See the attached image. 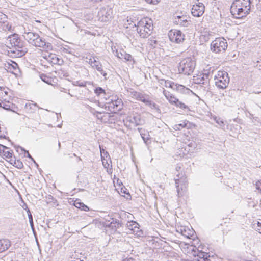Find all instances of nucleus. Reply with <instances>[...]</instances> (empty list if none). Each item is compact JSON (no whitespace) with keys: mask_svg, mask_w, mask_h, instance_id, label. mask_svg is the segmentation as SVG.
I'll return each instance as SVG.
<instances>
[{"mask_svg":"<svg viewBox=\"0 0 261 261\" xmlns=\"http://www.w3.org/2000/svg\"><path fill=\"white\" fill-rule=\"evenodd\" d=\"M250 0H234L230 7V12L234 17L240 19L248 15L251 9Z\"/></svg>","mask_w":261,"mask_h":261,"instance_id":"f257e3e1","label":"nucleus"},{"mask_svg":"<svg viewBox=\"0 0 261 261\" xmlns=\"http://www.w3.org/2000/svg\"><path fill=\"white\" fill-rule=\"evenodd\" d=\"M10 43L12 47H9V53L11 54L12 57H21L28 51L25 43L16 36H13L12 38H10Z\"/></svg>","mask_w":261,"mask_h":261,"instance_id":"f03ea898","label":"nucleus"},{"mask_svg":"<svg viewBox=\"0 0 261 261\" xmlns=\"http://www.w3.org/2000/svg\"><path fill=\"white\" fill-rule=\"evenodd\" d=\"M138 33L142 38H147L153 30L152 22L151 19L144 18L138 21L137 25L134 24Z\"/></svg>","mask_w":261,"mask_h":261,"instance_id":"7ed1b4c3","label":"nucleus"},{"mask_svg":"<svg viewBox=\"0 0 261 261\" xmlns=\"http://www.w3.org/2000/svg\"><path fill=\"white\" fill-rule=\"evenodd\" d=\"M24 38L28 42L33 46L39 47L48 48L49 43H47L45 39L40 37V36L36 33L33 32H25L23 34Z\"/></svg>","mask_w":261,"mask_h":261,"instance_id":"20e7f679","label":"nucleus"},{"mask_svg":"<svg viewBox=\"0 0 261 261\" xmlns=\"http://www.w3.org/2000/svg\"><path fill=\"white\" fill-rule=\"evenodd\" d=\"M195 65V61L192 58L188 57L183 59L178 66L179 72L185 75H190L193 73Z\"/></svg>","mask_w":261,"mask_h":261,"instance_id":"39448f33","label":"nucleus"},{"mask_svg":"<svg viewBox=\"0 0 261 261\" xmlns=\"http://www.w3.org/2000/svg\"><path fill=\"white\" fill-rule=\"evenodd\" d=\"M215 85L220 89L226 88L229 83L228 74L225 71H219L215 76Z\"/></svg>","mask_w":261,"mask_h":261,"instance_id":"423d86ee","label":"nucleus"},{"mask_svg":"<svg viewBox=\"0 0 261 261\" xmlns=\"http://www.w3.org/2000/svg\"><path fill=\"white\" fill-rule=\"evenodd\" d=\"M227 42L223 38H217L211 44V50L216 54L224 51L227 48Z\"/></svg>","mask_w":261,"mask_h":261,"instance_id":"0eeeda50","label":"nucleus"},{"mask_svg":"<svg viewBox=\"0 0 261 261\" xmlns=\"http://www.w3.org/2000/svg\"><path fill=\"white\" fill-rule=\"evenodd\" d=\"M112 9L109 6L101 8L98 12V20L107 22L112 17Z\"/></svg>","mask_w":261,"mask_h":261,"instance_id":"6e6552de","label":"nucleus"},{"mask_svg":"<svg viewBox=\"0 0 261 261\" xmlns=\"http://www.w3.org/2000/svg\"><path fill=\"white\" fill-rule=\"evenodd\" d=\"M170 40L176 43H182L185 40V35L180 30H171L168 33Z\"/></svg>","mask_w":261,"mask_h":261,"instance_id":"1a4fd4ad","label":"nucleus"},{"mask_svg":"<svg viewBox=\"0 0 261 261\" xmlns=\"http://www.w3.org/2000/svg\"><path fill=\"white\" fill-rule=\"evenodd\" d=\"M192 251L193 252V255L196 258L193 260H187L186 261H211L208 253L199 250V248H196L195 250L193 249Z\"/></svg>","mask_w":261,"mask_h":261,"instance_id":"9d476101","label":"nucleus"},{"mask_svg":"<svg viewBox=\"0 0 261 261\" xmlns=\"http://www.w3.org/2000/svg\"><path fill=\"white\" fill-rule=\"evenodd\" d=\"M205 6L202 3H198L193 5L191 10V13L195 17L202 16L204 12Z\"/></svg>","mask_w":261,"mask_h":261,"instance_id":"9b49d317","label":"nucleus"},{"mask_svg":"<svg viewBox=\"0 0 261 261\" xmlns=\"http://www.w3.org/2000/svg\"><path fill=\"white\" fill-rule=\"evenodd\" d=\"M127 227L132 231V233L141 237L143 234L142 231L139 228V225L135 221H131L127 224Z\"/></svg>","mask_w":261,"mask_h":261,"instance_id":"f8f14e48","label":"nucleus"},{"mask_svg":"<svg viewBox=\"0 0 261 261\" xmlns=\"http://www.w3.org/2000/svg\"><path fill=\"white\" fill-rule=\"evenodd\" d=\"M210 72L200 74L196 79H194L195 83L198 84L205 85L209 83Z\"/></svg>","mask_w":261,"mask_h":261,"instance_id":"ddd939ff","label":"nucleus"},{"mask_svg":"<svg viewBox=\"0 0 261 261\" xmlns=\"http://www.w3.org/2000/svg\"><path fill=\"white\" fill-rule=\"evenodd\" d=\"M128 121L130 123L134 124L135 126L142 125L145 123L144 120L142 119L141 116L137 114L130 116Z\"/></svg>","mask_w":261,"mask_h":261,"instance_id":"4468645a","label":"nucleus"},{"mask_svg":"<svg viewBox=\"0 0 261 261\" xmlns=\"http://www.w3.org/2000/svg\"><path fill=\"white\" fill-rule=\"evenodd\" d=\"M176 177L177 178L175 179V181L176 185L177 192L178 195L179 196L180 195H182L181 193L180 192V189L182 190L184 188H186L185 185H181V187L180 188V185L185 181L186 178H185L183 176H180L179 173L176 175Z\"/></svg>","mask_w":261,"mask_h":261,"instance_id":"2eb2a0df","label":"nucleus"},{"mask_svg":"<svg viewBox=\"0 0 261 261\" xmlns=\"http://www.w3.org/2000/svg\"><path fill=\"white\" fill-rule=\"evenodd\" d=\"M47 60L53 64L62 65L63 63L62 59L59 58L56 54H50L47 58Z\"/></svg>","mask_w":261,"mask_h":261,"instance_id":"dca6fc26","label":"nucleus"},{"mask_svg":"<svg viewBox=\"0 0 261 261\" xmlns=\"http://www.w3.org/2000/svg\"><path fill=\"white\" fill-rule=\"evenodd\" d=\"M42 109L39 107L36 103L28 102L25 105L24 110L27 113L33 114L36 112L37 109Z\"/></svg>","mask_w":261,"mask_h":261,"instance_id":"f3484780","label":"nucleus"},{"mask_svg":"<svg viewBox=\"0 0 261 261\" xmlns=\"http://www.w3.org/2000/svg\"><path fill=\"white\" fill-rule=\"evenodd\" d=\"M131 95L133 98L136 99L138 100L141 101L143 103L145 102V101L149 96L148 95L145 94L135 91L131 92Z\"/></svg>","mask_w":261,"mask_h":261,"instance_id":"a211bd4d","label":"nucleus"},{"mask_svg":"<svg viewBox=\"0 0 261 261\" xmlns=\"http://www.w3.org/2000/svg\"><path fill=\"white\" fill-rule=\"evenodd\" d=\"M109 109H114L116 111H120L122 109V100L121 99H117L115 101H113L110 103Z\"/></svg>","mask_w":261,"mask_h":261,"instance_id":"6ab92c4d","label":"nucleus"},{"mask_svg":"<svg viewBox=\"0 0 261 261\" xmlns=\"http://www.w3.org/2000/svg\"><path fill=\"white\" fill-rule=\"evenodd\" d=\"M11 246V242L8 239L0 240V253L8 250Z\"/></svg>","mask_w":261,"mask_h":261,"instance_id":"aec40b11","label":"nucleus"},{"mask_svg":"<svg viewBox=\"0 0 261 261\" xmlns=\"http://www.w3.org/2000/svg\"><path fill=\"white\" fill-rule=\"evenodd\" d=\"M111 219L112 221L107 225V227L116 229L121 226V223L118 220L114 218H111Z\"/></svg>","mask_w":261,"mask_h":261,"instance_id":"412c9836","label":"nucleus"},{"mask_svg":"<svg viewBox=\"0 0 261 261\" xmlns=\"http://www.w3.org/2000/svg\"><path fill=\"white\" fill-rule=\"evenodd\" d=\"M118 57L119 58H124L127 61H133V63L135 62L133 57L132 56L129 54L126 53V52L123 51V52H121L119 54H118Z\"/></svg>","mask_w":261,"mask_h":261,"instance_id":"4be33fe9","label":"nucleus"},{"mask_svg":"<svg viewBox=\"0 0 261 261\" xmlns=\"http://www.w3.org/2000/svg\"><path fill=\"white\" fill-rule=\"evenodd\" d=\"M144 103L149 107L151 109L155 110L158 112H160V109L159 107L152 101L150 100L149 98V96L147 98Z\"/></svg>","mask_w":261,"mask_h":261,"instance_id":"5701e85b","label":"nucleus"},{"mask_svg":"<svg viewBox=\"0 0 261 261\" xmlns=\"http://www.w3.org/2000/svg\"><path fill=\"white\" fill-rule=\"evenodd\" d=\"M73 204L76 207H77L82 211H84L86 212L89 211V207L87 205H85L83 202H80L79 201V200H78V199H76L74 201Z\"/></svg>","mask_w":261,"mask_h":261,"instance_id":"b1692460","label":"nucleus"},{"mask_svg":"<svg viewBox=\"0 0 261 261\" xmlns=\"http://www.w3.org/2000/svg\"><path fill=\"white\" fill-rule=\"evenodd\" d=\"M176 107L179 108L181 109L182 110H184L186 112H188L190 111L189 108L188 106H187L186 104L183 103L182 102L180 101L178 99L176 100V102L174 105Z\"/></svg>","mask_w":261,"mask_h":261,"instance_id":"393cba45","label":"nucleus"},{"mask_svg":"<svg viewBox=\"0 0 261 261\" xmlns=\"http://www.w3.org/2000/svg\"><path fill=\"white\" fill-rule=\"evenodd\" d=\"M174 90H176L181 93H187L189 91H190V90L189 88H186L184 86L178 84H175Z\"/></svg>","mask_w":261,"mask_h":261,"instance_id":"a878e982","label":"nucleus"},{"mask_svg":"<svg viewBox=\"0 0 261 261\" xmlns=\"http://www.w3.org/2000/svg\"><path fill=\"white\" fill-rule=\"evenodd\" d=\"M180 230L181 234L187 238L192 239L194 236L193 230H191L190 229L186 230V228H184L183 229L181 228Z\"/></svg>","mask_w":261,"mask_h":261,"instance_id":"bb28decb","label":"nucleus"},{"mask_svg":"<svg viewBox=\"0 0 261 261\" xmlns=\"http://www.w3.org/2000/svg\"><path fill=\"white\" fill-rule=\"evenodd\" d=\"M189 124V121H184L183 123H179V124H175L174 125V126L173 127V128L175 129V130H180L181 129V128H184V127H187V128H188V125Z\"/></svg>","mask_w":261,"mask_h":261,"instance_id":"cd10ccee","label":"nucleus"},{"mask_svg":"<svg viewBox=\"0 0 261 261\" xmlns=\"http://www.w3.org/2000/svg\"><path fill=\"white\" fill-rule=\"evenodd\" d=\"M6 149L8 150L9 149H3L2 153H1L0 155L3 156L4 158H6L7 159H10V158H12V154H13L12 150L6 151Z\"/></svg>","mask_w":261,"mask_h":261,"instance_id":"c85d7f7f","label":"nucleus"},{"mask_svg":"<svg viewBox=\"0 0 261 261\" xmlns=\"http://www.w3.org/2000/svg\"><path fill=\"white\" fill-rule=\"evenodd\" d=\"M163 82H164V86L166 87L171 88H172V89H173L174 90V86H175V85L176 84L174 82H171V81H169V80H163V79L161 80L160 83L161 84H163Z\"/></svg>","mask_w":261,"mask_h":261,"instance_id":"c756f323","label":"nucleus"},{"mask_svg":"<svg viewBox=\"0 0 261 261\" xmlns=\"http://www.w3.org/2000/svg\"><path fill=\"white\" fill-rule=\"evenodd\" d=\"M40 77L42 81L48 84H51L53 79L51 77L47 76L45 74H41Z\"/></svg>","mask_w":261,"mask_h":261,"instance_id":"7c9ffc66","label":"nucleus"},{"mask_svg":"<svg viewBox=\"0 0 261 261\" xmlns=\"http://www.w3.org/2000/svg\"><path fill=\"white\" fill-rule=\"evenodd\" d=\"M93 64L92 65L93 68H95L98 71H101L102 68V64L98 61L96 60L94 58L93 61Z\"/></svg>","mask_w":261,"mask_h":261,"instance_id":"2f4dec72","label":"nucleus"},{"mask_svg":"<svg viewBox=\"0 0 261 261\" xmlns=\"http://www.w3.org/2000/svg\"><path fill=\"white\" fill-rule=\"evenodd\" d=\"M174 23L177 24H179L181 26H182L184 27H187L188 24V21L186 18H182L180 19H178V20H175Z\"/></svg>","mask_w":261,"mask_h":261,"instance_id":"473e14b6","label":"nucleus"},{"mask_svg":"<svg viewBox=\"0 0 261 261\" xmlns=\"http://www.w3.org/2000/svg\"><path fill=\"white\" fill-rule=\"evenodd\" d=\"M144 133L142 134L141 136L145 143L147 144L148 141L150 140V135L148 132H146L145 130H144Z\"/></svg>","mask_w":261,"mask_h":261,"instance_id":"72a5a7b5","label":"nucleus"},{"mask_svg":"<svg viewBox=\"0 0 261 261\" xmlns=\"http://www.w3.org/2000/svg\"><path fill=\"white\" fill-rule=\"evenodd\" d=\"M253 228L259 233H261V220L253 224Z\"/></svg>","mask_w":261,"mask_h":261,"instance_id":"f704fd0d","label":"nucleus"},{"mask_svg":"<svg viewBox=\"0 0 261 261\" xmlns=\"http://www.w3.org/2000/svg\"><path fill=\"white\" fill-rule=\"evenodd\" d=\"M94 93L97 96H99L101 94H106L105 90L101 87H98L94 89Z\"/></svg>","mask_w":261,"mask_h":261,"instance_id":"c9c22d12","label":"nucleus"},{"mask_svg":"<svg viewBox=\"0 0 261 261\" xmlns=\"http://www.w3.org/2000/svg\"><path fill=\"white\" fill-rule=\"evenodd\" d=\"M14 166L18 169H22L23 167L22 162L19 160L14 159Z\"/></svg>","mask_w":261,"mask_h":261,"instance_id":"e433bc0d","label":"nucleus"},{"mask_svg":"<svg viewBox=\"0 0 261 261\" xmlns=\"http://www.w3.org/2000/svg\"><path fill=\"white\" fill-rule=\"evenodd\" d=\"M8 88L4 87H0V96L3 97L5 95H7L8 92Z\"/></svg>","mask_w":261,"mask_h":261,"instance_id":"4c0bfd02","label":"nucleus"},{"mask_svg":"<svg viewBox=\"0 0 261 261\" xmlns=\"http://www.w3.org/2000/svg\"><path fill=\"white\" fill-rule=\"evenodd\" d=\"M178 99V98L175 97L174 95L172 94L171 96L169 97L168 100L170 104L174 105L176 102V100H177Z\"/></svg>","mask_w":261,"mask_h":261,"instance_id":"58836bf2","label":"nucleus"},{"mask_svg":"<svg viewBox=\"0 0 261 261\" xmlns=\"http://www.w3.org/2000/svg\"><path fill=\"white\" fill-rule=\"evenodd\" d=\"M93 84V82L90 81H80L79 87H86L87 85H91Z\"/></svg>","mask_w":261,"mask_h":261,"instance_id":"ea45409f","label":"nucleus"},{"mask_svg":"<svg viewBox=\"0 0 261 261\" xmlns=\"http://www.w3.org/2000/svg\"><path fill=\"white\" fill-rule=\"evenodd\" d=\"M11 63H8V64L9 66H11L12 67L13 69L16 70L18 68V65L17 63L12 61H11Z\"/></svg>","mask_w":261,"mask_h":261,"instance_id":"a19ab883","label":"nucleus"},{"mask_svg":"<svg viewBox=\"0 0 261 261\" xmlns=\"http://www.w3.org/2000/svg\"><path fill=\"white\" fill-rule=\"evenodd\" d=\"M149 43L150 45L152 47L155 48L156 47V44H158V41L154 39H149Z\"/></svg>","mask_w":261,"mask_h":261,"instance_id":"79ce46f5","label":"nucleus"},{"mask_svg":"<svg viewBox=\"0 0 261 261\" xmlns=\"http://www.w3.org/2000/svg\"><path fill=\"white\" fill-rule=\"evenodd\" d=\"M21 148V149L23 151H24V155L25 156H27V158H28L29 159H31V160H33V158L32 156L31 155V154L29 153L28 151V150H25L24 148H22V147H20Z\"/></svg>","mask_w":261,"mask_h":261,"instance_id":"37998d69","label":"nucleus"},{"mask_svg":"<svg viewBox=\"0 0 261 261\" xmlns=\"http://www.w3.org/2000/svg\"><path fill=\"white\" fill-rule=\"evenodd\" d=\"M2 127L0 126V138H6L7 132L5 130H2Z\"/></svg>","mask_w":261,"mask_h":261,"instance_id":"c03bdc74","label":"nucleus"},{"mask_svg":"<svg viewBox=\"0 0 261 261\" xmlns=\"http://www.w3.org/2000/svg\"><path fill=\"white\" fill-rule=\"evenodd\" d=\"M163 94L164 95V96L166 97V98L168 99V98H169V97L170 96H171L172 94L171 93H170L169 92L165 90H164L163 91Z\"/></svg>","mask_w":261,"mask_h":261,"instance_id":"a18cd8bd","label":"nucleus"},{"mask_svg":"<svg viewBox=\"0 0 261 261\" xmlns=\"http://www.w3.org/2000/svg\"><path fill=\"white\" fill-rule=\"evenodd\" d=\"M148 3L153 5H156L159 3L160 0H145Z\"/></svg>","mask_w":261,"mask_h":261,"instance_id":"49530a36","label":"nucleus"},{"mask_svg":"<svg viewBox=\"0 0 261 261\" xmlns=\"http://www.w3.org/2000/svg\"><path fill=\"white\" fill-rule=\"evenodd\" d=\"M99 72L103 75L105 80H107L108 79L107 77V73L105 71L103 70L102 68H101V71Z\"/></svg>","mask_w":261,"mask_h":261,"instance_id":"de8ad7c7","label":"nucleus"},{"mask_svg":"<svg viewBox=\"0 0 261 261\" xmlns=\"http://www.w3.org/2000/svg\"><path fill=\"white\" fill-rule=\"evenodd\" d=\"M99 148H100V151L101 154L103 153L105 154H105L109 155L107 151H105V149L103 148H101L100 146H99Z\"/></svg>","mask_w":261,"mask_h":261,"instance_id":"09e8293b","label":"nucleus"},{"mask_svg":"<svg viewBox=\"0 0 261 261\" xmlns=\"http://www.w3.org/2000/svg\"><path fill=\"white\" fill-rule=\"evenodd\" d=\"M186 18V16H175V20H178V19H182V18Z\"/></svg>","mask_w":261,"mask_h":261,"instance_id":"8fccbe9b","label":"nucleus"},{"mask_svg":"<svg viewBox=\"0 0 261 261\" xmlns=\"http://www.w3.org/2000/svg\"><path fill=\"white\" fill-rule=\"evenodd\" d=\"M256 189L261 191V183L260 182H257L256 184Z\"/></svg>","mask_w":261,"mask_h":261,"instance_id":"3c124183","label":"nucleus"},{"mask_svg":"<svg viewBox=\"0 0 261 261\" xmlns=\"http://www.w3.org/2000/svg\"><path fill=\"white\" fill-rule=\"evenodd\" d=\"M181 168V165L180 164H178L177 165L176 167V170L178 172L180 169Z\"/></svg>","mask_w":261,"mask_h":261,"instance_id":"603ef678","label":"nucleus"},{"mask_svg":"<svg viewBox=\"0 0 261 261\" xmlns=\"http://www.w3.org/2000/svg\"><path fill=\"white\" fill-rule=\"evenodd\" d=\"M53 199H54V197H53V196H51V195H49L48 196V200L49 202H51V200H53Z\"/></svg>","mask_w":261,"mask_h":261,"instance_id":"864d4df0","label":"nucleus"},{"mask_svg":"<svg viewBox=\"0 0 261 261\" xmlns=\"http://www.w3.org/2000/svg\"><path fill=\"white\" fill-rule=\"evenodd\" d=\"M138 130L139 132L140 133V135H141L142 134H143L144 133V130L142 128H138Z\"/></svg>","mask_w":261,"mask_h":261,"instance_id":"5fc2aeb1","label":"nucleus"},{"mask_svg":"<svg viewBox=\"0 0 261 261\" xmlns=\"http://www.w3.org/2000/svg\"><path fill=\"white\" fill-rule=\"evenodd\" d=\"M29 222H30V225L31 226V227L33 228V219H29Z\"/></svg>","mask_w":261,"mask_h":261,"instance_id":"6e6d98bb","label":"nucleus"},{"mask_svg":"<svg viewBox=\"0 0 261 261\" xmlns=\"http://www.w3.org/2000/svg\"><path fill=\"white\" fill-rule=\"evenodd\" d=\"M93 60H92V59L91 58L89 59L88 63H89V64H90V65L91 66L93 64Z\"/></svg>","mask_w":261,"mask_h":261,"instance_id":"4d7b16f0","label":"nucleus"},{"mask_svg":"<svg viewBox=\"0 0 261 261\" xmlns=\"http://www.w3.org/2000/svg\"><path fill=\"white\" fill-rule=\"evenodd\" d=\"M10 162L11 164H13V165L14 166V160H13L12 159V158H10Z\"/></svg>","mask_w":261,"mask_h":261,"instance_id":"13d9d810","label":"nucleus"},{"mask_svg":"<svg viewBox=\"0 0 261 261\" xmlns=\"http://www.w3.org/2000/svg\"><path fill=\"white\" fill-rule=\"evenodd\" d=\"M73 85L75 86H79L80 81H75L74 82V83H73Z\"/></svg>","mask_w":261,"mask_h":261,"instance_id":"bf43d9fd","label":"nucleus"},{"mask_svg":"<svg viewBox=\"0 0 261 261\" xmlns=\"http://www.w3.org/2000/svg\"><path fill=\"white\" fill-rule=\"evenodd\" d=\"M22 207H23V209H24V210H27V209L29 208L28 207L27 205L25 203H24V205L22 206Z\"/></svg>","mask_w":261,"mask_h":261,"instance_id":"052dcab7","label":"nucleus"},{"mask_svg":"<svg viewBox=\"0 0 261 261\" xmlns=\"http://www.w3.org/2000/svg\"><path fill=\"white\" fill-rule=\"evenodd\" d=\"M25 210L27 211V213L28 214V215L31 214V211H30V210L29 208H28V209H27Z\"/></svg>","mask_w":261,"mask_h":261,"instance_id":"680f3d73","label":"nucleus"},{"mask_svg":"<svg viewBox=\"0 0 261 261\" xmlns=\"http://www.w3.org/2000/svg\"><path fill=\"white\" fill-rule=\"evenodd\" d=\"M28 216L29 220L30 219H33V216L31 214L28 215Z\"/></svg>","mask_w":261,"mask_h":261,"instance_id":"e2e57ef3","label":"nucleus"},{"mask_svg":"<svg viewBox=\"0 0 261 261\" xmlns=\"http://www.w3.org/2000/svg\"><path fill=\"white\" fill-rule=\"evenodd\" d=\"M134 260L135 259L132 257L128 259V261H134Z\"/></svg>","mask_w":261,"mask_h":261,"instance_id":"0e129e2a","label":"nucleus"},{"mask_svg":"<svg viewBox=\"0 0 261 261\" xmlns=\"http://www.w3.org/2000/svg\"><path fill=\"white\" fill-rule=\"evenodd\" d=\"M102 113L101 112H98V111H95V113H94V115H95L96 114H101Z\"/></svg>","mask_w":261,"mask_h":261,"instance_id":"69168bd1","label":"nucleus"},{"mask_svg":"<svg viewBox=\"0 0 261 261\" xmlns=\"http://www.w3.org/2000/svg\"><path fill=\"white\" fill-rule=\"evenodd\" d=\"M58 147H59V149H60L61 148V143L59 141L58 142Z\"/></svg>","mask_w":261,"mask_h":261,"instance_id":"338daca9","label":"nucleus"},{"mask_svg":"<svg viewBox=\"0 0 261 261\" xmlns=\"http://www.w3.org/2000/svg\"><path fill=\"white\" fill-rule=\"evenodd\" d=\"M96 117H97V118H98V119H101V120H102V117H99L98 115H96Z\"/></svg>","mask_w":261,"mask_h":261,"instance_id":"774afa93","label":"nucleus"}]
</instances>
